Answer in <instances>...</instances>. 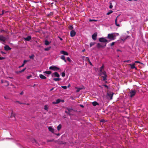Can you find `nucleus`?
<instances>
[{
    "instance_id": "f257e3e1",
    "label": "nucleus",
    "mask_w": 148,
    "mask_h": 148,
    "mask_svg": "<svg viewBox=\"0 0 148 148\" xmlns=\"http://www.w3.org/2000/svg\"><path fill=\"white\" fill-rule=\"evenodd\" d=\"M116 36L114 33L109 34L107 38L111 40H114L115 39Z\"/></svg>"
},
{
    "instance_id": "f03ea898",
    "label": "nucleus",
    "mask_w": 148,
    "mask_h": 148,
    "mask_svg": "<svg viewBox=\"0 0 148 148\" xmlns=\"http://www.w3.org/2000/svg\"><path fill=\"white\" fill-rule=\"evenodd\" d=\"M100 75L103 78V80L105 81L107 77L106 72L105 71L100 72Z\"/></svg>"
},
{
    "instance_id": "7ed1b4c3",
    "label": "nucleus",
    "mask_w": 148,
    "mask_h": 148,
    "mask_svg": "<svg viewBox=\"0 0 148 148\" xmlns=\"http://www.w3.org/2000/svg\"><path fill=\"white\" fill-rule=\"evenodd\" d=\"M49 69L50 70H52L54 71H56L58 70H60L59 71H61L60 70V68L57 67L56 66L52 65L49 67Z\"/></svg>"
},
{
    "instance_id": "20e7f679",
    "label": "nucleus",
    "mask_w": 148,
    "mask_h": 148,
    "mask_svg": "<svg viewBox=\"0 0 148 148\" xmlns=\"http://www.w3.org/2000/svg\"><path fill=\"white\" fill-rule=\"evenodd\" d=\"M3 31V30H1L0 31V34ZM6 40V38L3 35H0V40L3 42H5Z\"/></svg>"
},
{
    "instance_id": "39448f33",
    "label": "nucleus",
    "mask_w": 148,
    "mask_h": 148,
    "mask_svg": "<svg viewBox=\"0 0 148 148\" xmlns=\"http://www.w3.org/2000/svg\"><path fill=\"white\" fill-rule=\"evenodd\" d=\"M99 41L101 42H108L106 38L103 37L99 38Z\"/></svg>"
},
{
    "instance_id": "423d86ee",
    "label": "nucleus",
    "mask_w": 148,
    "mask_h": 148,
    "mask_svg": "<svg viewBox=\"0 0 148 148\" xmlns=\"http://www.w3.org/2000/svg\"><path fill=\"white\" fill-rule=\"evenodd\" d=\"M106 46V44L103 45V44H101L99 43H98L97 45V47L98 48H103Z\"/></svg>"
},
{
    "instance_id": "0eeeda50",
    "label": "nucleus",
    "mask_w": 148,
    "mask_h": 148,
    "mask_svg": "<svg viewBox=\"0 0 148 148\" xmlns=\"http://www.w3.org/2000/svg\"><path fill=\"white\" fill-rule=\"evenodd\" d=\"M61 101H62V102H64V100H61L60 99H57L56 100V101L53 102L52 103L53 104H58V103H59L60 102H61Z\"/></svg>"
},
{
    "instance_id": "6e6552de",
    "label": "nucleus",
    "mask_w": 148,
    "mask_h": 148,
    "mask_svg": "<svg viewBox=\"0 0 148 148\" xmlns=\"http://www.w3.org/2000/svg\"><path fill=\"white\" fill-rule=\"evenodd\" d=\"M76 34V33L73 30H72L70 32V36L71 37H73L75 36Z\"/></svg>"
},
{
    "instance_id": "1a4fd4ad",
    "label": "nucleus",
    "mask_w": 148,
    "mask_h": 148,
    "mask_svg": "<svg viewBox=\"0 0 148 148\" xmlns=\"http://www.w3.org/2000/svg\"><path fill=\"white\" fill-rule=\"evenodd\" d=\"M135 94L136 91L135 90H132L130 92V97H132L134 95H135Z\"/></svg>"
},
{
    "instance_id": "9d476101",
    "label": "nucleus",
    "mask_w": 148,
    "mask_h": 148,
    "mask_svg": "<svg viewBox=\"0 0 148 148\" xmlns=\"http://www.w3.org/2000/svg\"><path fill=\"white\" fill-rule=\"evenodd\" d=\"M60 53L66 56H68L69 55V53L68 52L63 50L61 51H60Z\"/></svg>"
},
{
    "instance_id": "9b49d317",
    "label": "nucleus",
    "mask_w": 148,
    "mask_h": 148,
    "mask_svg": "<svg viewBox=\"0 0 148 148\" xmlns=\"http://www.w3.org/2000/svg\"><path fill=\"white\" fill-rule=\"evenodd\" d=\"M52 77H60L59 74L57 72H55L52 74Z\"/></svg>"
},
{
    "instance_id": "f8f14e48",
    "label": "nucleus",
    "mask_w": 148,
    "mask_h": 148,
    "mask_svg": "<svg viewBox=\"0 0 148 148\" xmlns=\"http://www.w3.org/2000/svg\"><path fill=\"white\" fill-rule=\"evenodd\" d=\"M97 34L95 33L92 35V38L94 40H95L97 38Z\"/></svg>"
},
{
    "instance_id": "ddd939ff",
    "label": "nucleus",
    "mask_w": 148,
    "mask_h": 148,
    "mask_svg": "<svg viewBox=\"0 0 148 148\" xmlns=\"http://www.w3.org/2000/svg\"><path fill=\"white\" fill-rule=\"evenodd\" d=\"M11 48L9 47L8 45H6L4 47V49L5 50H9L11 49Z\"/></svg>"
},
{
    "instance_id": "4468645a",
    "label": "nucleus",
    "mask_w": 148,
    "mask_h": 148,
    "mask_svg": "<svg viewBox=\"0 0 148 148\" xmlns=\"http://www.w3.org/2000/svg\"><path fill=\"white\" fill-rule=\"evenodd\" d=\"M31 39V37L30 36H28L26 38H24V39L27 41H29Z\"/></svg>"
},
{
    "instance_id": "2eb2a0df",
    "label": "nucleus",
    "mask_w": 148,
    "mask_h": 148,
    "mask_svg": "<svg viewBox=\"0 0 148 148\" xmlns=\"http://www.w3.org/2000/svg\"><path fill=\"white\" fill-rule=\"evenodd\" d=\"M48 129L49 130L52 132V133H53L54 129L52 128V127L51 126L49 127H48Z\"/></svg>"
},
{
    "instance_id": "dca6fc26",
    "label": "nucleus",
    "mask_w": 148,
    "mask_h": 148,
    "mask_svg": "<svg viewBox=\"0 0 148 148\" xmlns=\"http://www.w3.org/2000/svg\"><path fill=\"white\" fill-rule=\"evenodd\" d=\"M60 58L63 60L65 62H66V61L65 59V56L64 55H62V56H60Z\"/></svg>"
},
{
    "instance_id": "f3484780",
    "label": "nucleus",
    "mask_w": 148,
    "mask_h": 148,
    "mask_svg": "<svg viewBox=\"0 0 148 148\" xmlns=\"http://www.w3.org/2000/svg\"><path fill=\"white\" fill-rule=\"evenodd\" d=\"M39 77L40 78L42 79H45L47 78L46 77L42 74H40L39 75Z\"/></svg>"
},
{
    "instance_id": "a211bd4d",
    "label": "nucleus",
    "mask_w": 148,
    "mask_h": 148,
    "mask_svg": "<svg viewBox=\"0 0 148 148\" xmlns=\"http://www.w3.org/2000/svg\"><path fill=\"white\" fill-rule=\"evenodd\" d=\"M104 69V66L103 65V64L102 66L100 68V72H101L103 71Z\"/></svg>"
},
{
    "instance_id": "6ab92c4d",
    "label": "nucleus",
    "mask_w": 148,
    "mask_h": 148,
    "mask_svg": "<svg viewBox=\"0 0 148 148\" xmlns=\"http://www.w3.org/2000/svg\"><path fill=\"white\" fill-rule=\"evenodd\" d=\"M43 73L49 75L51 74V72L50 71H46L43 72Z\"/></svg>"
},
{
    "instance_id": "aec40b11",
    "label": "nucleus",
    "mask_w": 148,
    "mask_h": 148,
    "mask_svg": "<svg viewBox=\"0 0 148 148\" xmlns=\"http://www.w3.org/2000/svg\"><path fill=\"white\" fill-rule=\"evenodd\" d=\"M117 17H118V16L116 18L115 21V24L116 25V26L119 27L120 26V25L119 24H118L117 23Z\"/></svg>"
},
{
    "instance_id": "412c9836",
    "label": "nucleus",
    "mask_w": 148,
    "mask_h": 148,
    "mask_svg": "<svg viewBox=\"0 0 148 148\" xmlns=\"http://www.w3.org/2000/svg\"><path fill=\"white\" fill-rule=\"evenodd\" d=\"M92 104L94 106H96V105H99V104L96 101L93 102Z\"/></svg>"
},
{
    "instance_id": "4be33fe9",
    "label": "nucleus",
    "mask_w": 148,
    "mask_h": 148,
    "mask_svg": "<svg viewBox=\"0 0 148 148\" xmlns=\"http://www.w3.org/2000/svg\"><path fill=\"white\" fill-rule=\"evenodd\" d=\"M61 79L60 78H54L53 79V80H54L55 81L57 82V81H59Z\"/></svg>"
},
{
    "instance_id": "5701e85b",
    "label": "nucleus",
    "mask_w": 148,
    "mask_h": 148,
    "mask_svg": "<svg viewBox=\"0 0 148 148\" xmlns=\"http://www.w3.org/2000/svg\"><path fill=\"white\" fill-rule=\"evenodd\" d=\"M135 64L134 63L132 64H130V66H131V68L132 69H134L135 68Z\"/></svg>"
},
{
    "instance_id": "b1692460",
    "label": "nucleus",
    "mask_w": 148,
    "mask_h": 148,
    "mask_svg": "<svg viewBox=\"0 0 148 148\" xmlns=\"http://www.w3.org/2000/svg\"><path fill=\"white\" fill-rule=\"evenodd\" d=\"M62 125L61 124H59L57 127V129L58 131H59L61 128Z\"/></svg>"
},
{
    "instance_id": "393cba45",
    "label": "nucleus",
    "mask_w": 148,
    "mask_h": 148,
    "mask_svg": "<svg viewBox=\"0 0 148 148\" xmlns=\"http://www.w3.org/2000/svg\"><path fill=\"white\" fill-rule=\"evenodd\" d=\"M50 44V42L47 40H45V45H47Z\"/></svg>"
},
{
    "instance_id": "a878e982",
    "label": "nucleus",
    "mask_w": 148,
    "mask_h": 148,
    "mask_svg": "<svg viewBox=\"0 0 148 148\" xmlns=\"http://www.w3.org/2000/svg\"><path fill=\"white\" fill-rule=\"evenodd\" d=\"M113 95V94H111L108 95V96L110 98V100H111L112 99Z\"/></svg>"
},
{
    "instance_id": "bb28decb",
    "label": "nucleus",
    "mask_w": 148,
    "mask_h": 148,
    "mask_svg": "<svg viewBox=\"0 0 148 148\" xmlns=\"http://www.w3.org/2000/svg\"><path fill=\"white\" fill-rule=\"evenodd\" d=\"M51 48V47H49L45 48L44 49V50L45 51H48L50 50Z\"/></svg>"
},
{
    "instance_id": "cd10ccee",
    "label": "nucleus",
    "mask_w": 148,
    "mask_h": 148,
    "mask_svg": "<svg viewBox=\"0 0 148 148\" xmlns=\"http://www.w3.org/2000/svg\"><path fill=\"white\" fill-rule=\"evenodd\" d=\"M73 27L72 25H70L69 27V29L71 30H72Z\"/></svg>"
},
{
    "instance_id": "c85d7f7f",
    "label": "nucleus",
    "mask_w": 148,
    "mask_h": 148,
    "mask_svg": "<svg viewBox=\"0 0 148 148\" xmlns=\"http://www.w3.org/2000/svg\"><path fill=\"white\" fill-rule=\"evenodd\" d=\"M44 109L47 111L48 110V107L47 105H45L44 106Z\"/></svg>"
},
{
    "instance_id": "c756f323",
    "label": "nucleus",
    "mask_w": 148,
    "mask_h": 148,
    "mask_svg": "<svg viewBox=\"0 0 148 148\" xmlns=\"http://www.w3.org/2000/svg\"><path fill=\"white\" fill-rule=\"evenodd\" d=\"M95 43L94 42H91L90 43V47H91L93 45L95 44Z\"/></svg>"
},
{
    "instance_id": "7c9ffc66",
    "label": "nucleus",
    "mask_w": 148,
    "mask_h": 148,
    "mask_svg": "<svg viewBox=\"0 0 148 148\" xmlns=\"http://www.w3.org/2000/svg\"><path fill=\"white\" fill-rule=\"evenodd\" d=\"M89 21L90 22H92V21H95V22H97V21H98V20H95V19H89Z\"/></svg>"
},
{
    "instance_id": "2f4dec72",
    "label": "nucleus",
    "mask_w": 148,
    "mask_h": 148,
    "mask_svg": "<svg viewBox=\"0 0 148 148\" xmlns=\"http://www.w3.org/2000/svg\"><path fill=\"white\" fill-rule=\"evenodd\" d=\"M112 12L113 11H112L111 10H110L107 13V14L108 15L112 13Z\"/></svg>"
},
{
    "instance_id": "473e14b6",
    "label": "nucleus",
    "mask_w": 148,
    "mask_h": 148,
    "mask_svg": "<svg viewBox=\"0 0 148 148\" xmlns=\"http://www.w3.org/2000/svg\"><path fill=\"white\" fill-rule=\"evenodd\" d=\"M6 12L5 11L3 10H2V13L1 14H0V15H3L4 13H6Z\"/></svg>"
},
{
    "instance_id": "72a5a7b5",
    "label": "nucleus",
    "mask_w": 148,
    "mask_h": 148,
    "mask_svg": "<svg viewBox=\"0 0 148 148\" xmlns=\"http://www.w3.org/2000/svg\"><path fill=\"white\" fill-rule=\"evenodd\" d=\"M87 58V59H88V61L89 62V64H90V65H92V63L90 62V60H89V58H88V57H87V58Z\"/></svg>"
},
{
    "instance_id": "f704fd0d",
    "label": "nucleus",
    "mask_w": 148,
    "mask_h": 148,
    "mask_svg": "<svg viewBox=\"0 0 148 148\" xmlns=\"http://www.w3.org/2000/svg\"><path fill=\"white\" fill-rule=\"evenodd\" d=\"M65 75V73L64 72H62V76L63 77H64Z\"/></svg>"
},
{
    "instance_id": "c9c22d12",
    "label": "nucleus",
    "mask_w": 148,
    "mask_h": 148,
    "mask_svg": "<svg viewBox=\"0 0 148 148\" xmlns=\"http://www.w3.org/2000/svg\"><path fill=\"white\" fill-rule=\"evenodd\" d=\"M26 69V68H25L23 69L22 70H21L19 72H21V73L23 72Z\"/></svg>"
},
{
    "instance_id": "e433bc0d",
    "label": "nucleus",
    "mask_w": 148,
    "mask_h": 148,
    "mask_svg": "<svg viewBox=\"0 0 148 148\" xmlns=\"http://www.w3.org/2000/svg\"><path fill=\"white\" fill-rule=\"evenodd\" d=\"M67 60L69 62H71V60L70 59L69 57H67Z\"/></svg>"
},
{
    "instance_id": "4c0bfd02",
    "label": "nucleus",
    "mask_w": 148,
    "mask_h": 148,
    "mask_svg": "<svg viewBox=\"0 0 148 148\" xmlns=\"http://www.w3.org/2000/svg\"><path fill=\"white\" fill-rule=\"evenodd\" d=\"M34 56V55H32L31 56H29V58L30 59H33V57Z\"/></svg>"
},
{
    "instance_id": "58836bf2",
    "label": "nucleus",
    "mask_w": 148,
    "mask_h": 148,
    "mask_svg": "<svg viewBox=\"0 0 148 148\" xmlns=\"http://www.w3.org/2000/svg\"><path fill=\"white\" fill-rule=\"evenodd\" d=\"M77 88V90L76 91V92H79L80 90L81 89V88Z\"/></svg>"
},
{
    "instance_id": "ea45409f",
    "label": "nucleus",
    "mask_w": 148,
    "mask_h": 148,
    "mask_svg": "<svg viewBox=\"0 0 148 148\" xmlns=\"http://www.w3.org/2000/svg\"><path fill=\"white\" fill-rule=\"evenodd\" d=\"M61 87L65 89H66L67 88V86H62Z\"/></svg>"
},
{
    "instance_id": "a19ab883",
    "label": "nucleus",
    "mask_w": 148,
    "mask_h": 148,
    "mask_svg": "<svg viewBox=\"0 0 148 148\" xmlns=\"http://www.w3.org/2000/svg\"><path fill=\"white\" fill-rule=\"evenodd\" d=\"M31 77H32L31 75H29L27 77V79H29Z\"/></svg>"
},
{
    "instance_id": "79ce46f5",
    "label": "nucleus",
    "mask_w": 148,
    "mask_h": 148,
    "mask_svg": "<svg viewBox=\"0 0 148 148\" xmlns=\"http://www.w3.org/2000/svg\"><path fill=\"white\" fill-rule=\"evenodd\" d=\"M28 61L27 60H24V62H23V64L24 65Z\"/></svg>"
},
{
    "instance_id": "37998d69",
    "label": "nucleus",
    "mask_w": 148,
    "mask_h": 148,
    "mask_svg": "<svg viewBox=\"0 0 148 148\" xmlns=\"http://www.w3.org/2000/svg\"><path fill=\"white\" fill-rule=\"evenodd\" d=\"M113 7V6L111 3L110 5L109 8H112Z\"/></svg>"
},
{
    "instance_id": "c03bdc74",
    "label": "nucleus",
    "mask_w": 148,
    "mask_h": 148,
    "mask_svg": "<svg viewBox=\"0 0 148 148\" xmlns=\"http://www.w3.org/2000/svg\"><path fill=\"white\" fill-rule=\"evenodd\" d=\"M114 43H115V42H112L111 44V45H110L111 46H112L113 45H114Z\"/></svg>"
},
{
    "instance_id": "a18cd8bd",
    "label": "nucleus",
    "mask_w": 148,
    "mask_h": 148,
    "mask_svg": "<svg viewBox=\"0 0 148 148\" xmlns=\"http://www.w3.org/2000/svg\"><path fill=\"white\" fill-rule=\"evenodd\" d=\"M24 65L23 64L22 65H21V66H20L19 67V68H21V67H23V66H24Z\"/></svg>"
},
{
    "instance_id": "49530a36",
    "label": "nucleus",
    "mask_w": 148,
    "mask_h": 148,
    "mask_svg": "<svg viewBox=\"0 0 148 148\" xmlns=\"http://www.w3.org/2000/svg\"><path fill=\"white\" fill-rule=\"evenodd\" d=\"M135 63H140V62L138 61H135Z\"/></svg>"
},
{
    "instance_id": "de8ad7c7",
    "label": "nucleus",
    "mask_w": 148,
    "mask_h": 148,
    "mask_svg": "<svg viewBox=\"0 0 148 148\" xmlns=\"http://www.w3.org/2000/svg\"><path fill=\"white\" fill-rule=\"evenodd\" d=\"M4 58L3 57H0V60H2Z\"/></svg>"
},
{
    "instance_id": "09e8293b",
    "label": "nucleus",
    "mask_w": 148,
    "mask_h": 148,
    "mask_svg": "<svg viewBox=\"0 0 148 148\" xmlns=\"http://www.w3.org/2000/svg\"><path fill=\"white\" fill-rule=\"evenodd\" d=\"M130 61V60H125L124 61V62H129Z\"/></svg>"
},
{
    "instance_id": "8fccbe9b",
    "label": "nucleus",
    "mask_w": 148,
    "mask_h": 148,
    "mask_svg": "<svg viewBox=\"0 0 148 148\" xmlns=\"http://www.w3.org/2000/svg\"><path fill=\"white\" fill-rule=\"evenodd\" d=\"M23 91H22L20 93V95H22V94H23Z\"/></svg>"
},
{
    "instance_id": "3c124183",
    "label": "nucleus",
    "mask_w": 148,
    "mask_h": 148,
    "mask_svg": "<svg viewBox=\"0 0 148 148\" xmlns=\"http://www.w3.org/2000/svg\"><path fill=\"white\" fill-rule=\"evenodd\" d=\"M19 71H16V73H17V74H18V73H21V72H20Z\"/></svg>"
},
{
    "instance_id": "603ef678",
    "label": "nucleus",
    "mask_w": 148,
    "mask_h": 148,
    "mask_svg": "<svg viewBox=\"0 0 148 148\" xmlns=\"http://www.w3.org/2000/svg\"><path fill=\"white\" fill-rule=\"evenodd\" d=\"M103 86H104L106 87H107V88L108 87V86L107 85H104Z\"/></svg>"
},
{
    "instance_id": "864d4df0",
    "label": "nucleus",
    "mask_w": 148,
    "mask_h": 148,
    "mask_svg": "<svg viewBox=\"0 0 148 148\" xmlns=\"http://www.w3.org/2000/svg\"><path fill=\"white\" fill-rule=\"evenodd\" d=\"M53 88H52L50 90V91H51L53 90Z\"/></svg>"
},
{
    "instance_id": "5fc2aeb1",
    "label": "nucleus",
    "mask_w": 148,
    "mask_h": 148,
    "mask_svg": "<svg viewBox=\"0 0 148 148\" xmlns=\"http://www.w3.org/2000/svg\"><path fill=\"white\" fill-rule=\"evenodd\" d=\"M80 106L81 107H82V108H83L84 107V106L83 105H80Z\"/></svg>"
},
{
    "instance_id": "6e6d98bb",
    "label": "nucleus",
    "mask_w": 148,
    "mask_h": 148,
    "mask_svg": "<svg viewBox=\"0 0 148 148\" xmlns=\"http://www.w3.org/2000/svg\"><path fill=\"white\" fill-rule=\"evenodd\" d=\"M70 84H69L68 86V87H69L70 86Z\"/></svg>"
},
{
    "instance_id": "4d7b16f0",
    "label": "nucleus",
    "mask_w": 148,
    "mask_h": 148,
    "mask_svg": "<svg viewBox=\"0 0 148 148\" xmlns=\"http://www.w3.org/2000/svg\"><path fill=\"white\" fill-rule=\"evenodd\" d=\"M60 39L61 40H62V39L61 38H60Z\"/></svg>"
},
{
    "instance_id": "13d9d810",
    "label": "nucleus",
    "mask_w": 148,
    "mask_h": 148,
    "mask_svg": "<svg viewBox=\"0 0 148 148\" xmlns=\"http://www.w3.org/2000/svg\"><path fill=\"white\" fill-rule=\"evenodd\" d=\"M68 111L70 112V109H68Z\"/></svg>"
},
{
    "instance_id": "bf43d9fd",
    "label": "nucleus",
    "mask_w": 148,
    "mask_h": 148,
    "mask_svg": "<svg viewBox=\"0 0 148 148\" xmlns=\"http://www.w3.org/2000/svg\"><path fill=\"white\" fill-rule=\"evenodd\" d=\"M117 51H120V50H118Z\"/></svg>"
},
{
    "instance_id": "052dcab7",
    "label": "nucleus",
    "mask_w": 148,
    "mask_h": 148,
    "mask_svg": "<svg viewBox=\"0 0 148 148\" xmlns=\"http://www.w3.org/2000/svg\"><path fill=\"white\" fill-rule=\"evenodd\" d=\"M117 35H119V34L118 33H117L116 34Z\"/></svg>"
},
{
    "instance_id": "680f3d73",
    "label": "nucleus",
    "mask_w": 148,
    "mask_h": 148,
    "mask_svg": "<svg viewBox=\"0 0 148 148\" xmlns=\"http://www.w3.org/2000/svg\"><path fill=\"white\" fill-rule=\"evenodd\" d=\"M128 37V36H127V38H126H126H127V37Z\"/></svg>"
}]
</instances>
